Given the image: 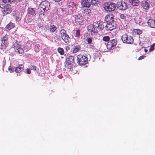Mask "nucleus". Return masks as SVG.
Wrapping results in <instances>:
<instances>
[{
	"instance_id": "f257e3e1",
	"label": "nucleus",
	"mask_w": 155,
	"mask_h": 155,
	"mask_svg": "<svg viewBox=\"0 0 155 155\" xmlns=\"http://www.w3.org/2000/svg\"><path fill=\"white\" fill-rule=\"evenodd\" d=\"M50 6V3L47 1L45 0L41 2L39 5V9L40 8L42 9V10L41 9L40 12V14H42L45 11L48 10Z\"/></svg>"
},
{
	"instance_id": "f03ea898",
	"label": "nucleus",
	"mask_w": 155,
	"mask_h": 155,
	"mask_svg": "<svg viewBox=\"0 0 155 155\" xmlns=\"http://www.w3.org/2000/svg\"><path fill=\"white\" fill-rule=\"evenodd\" d=\"M78 63L80 65H84L87 63L88 58L85 56L82 55H78L77 56Z\"/></svg>"
},
{
	"instance_id": "7ed1b4c3",
	"label": "nucleus",
	"mask_w": 155,
	"mask_h": 155,
	"mask_svg": "<svg viewBox=\"0 0 155 155\" xmlns=\"http://www.w3.org/2000/svg\"><path fill=\"white\" fill-rule=\"evenodd\" d=\"M121 38L123 43L127 44H132L134 41L132 37L130 36H128L127 35H123Z\"/></svg>"
},
{
	"instance_id": "20e7f679",
	"label": "nucleus",
	"mask_w": 155,
	"mask_h": 155,
	"mask_svg": "<svg viewBox=\"0 0 155 155\" xmlns=\"http://www.w3.org/2000/svg\"><path fill=\"white\" fill-rule=\"evenodd\" d=\"M116 8V5L114 3L110 2L105 4L104 9L107 11L112 12L114 11Z\"/></svg>"
},
{
	"instance_id": "39448f33",
	"label": "nucleus",
	"mask_w": 155,
	"mask_h": 155,
	"mask_svg": "<svg viewBox=\"0 0 155 155\" xmlns=\"http://www.w3.org/2000/svg\"><path fill=\"white\" fill-rule=\"evenodd\" d=\"M116 27V24L115 21L106 23L104 29L107 31H111L115 29Z\"/></svg>"
},
{
	"instance_id": "423d86ee",
	"label": "nucleus",
	"mask_w": 155,
	"mask_h": 155,
	"mask_svg": "<svg viewBox=\"0 0 155 155\" xmlns=\"http://www.w3.org/2000/svg\"><path fill=\"white\" fill-rule=\"evenodd\" d=\"M116 44V40L115 39L112 40L108 42L107 45V48L109 50L113 49Z\"/></svg>"
},
{
	"instance_id": "0eeeda50",
	"label": "nucleus",
	"mask_w": 155,
	"mask_h": 155,
	"mask_svg": "<svg viewBox=\"0 0 155 155\" xmlns=\"http://www.w3.org/2000/svg\"><path fill=\"white\" fill-rule=\"evenodd\" d=\"M14 49L15 51L19 54H22L24 52L23 49L21 45L16 42L14 44Z\"/></svg>"
},
{
	"instance_id": "6e6552de",
	"label": "nucleus",
	"mask_w": 155,
	"mask_h": 155,
	"mask_svg": "<svg viewBox=\"0 0 155 155\" xmlns=\"http://www.w3.org/2000/svg\"><path fill=\"white\" fill-rule=\"evenodd\" d=\"M117 7L120 10H125L127 8V5L124 2H117Z\"/></svg>"
},
{
	"instance_id": "1a4fd4ad",
	"label": "nucleus",
	"mask_w": 155,
	"mask_h": 155,
	"mask_svg": "<svg viewBox=\"0 0 155 155\" xmlns=\"http://www.w3.org/2000/svg\"><path fill=\"white\" fill-rule=\"evenodd\" d=\"M114 16L112 14H110L106 15L105 18V23L111 22L115 21L114 20Z\"/></svg>"
},
{
	"instance_id": "9d476101",
	"label": "nucleus",
	"mask_w": 155,
	"mask_h": 155,
	"mask_svg": "<svg viewBox=\"0 0 155 155\" xmlns=\"http://www.w3.org/2000/svg\"><path fill=\"white\" fill-rule=\"evenodd\" d=\"M76 8V4L73 2H72L68 5V13L69 14H71L73 13V11Z\"/></svg>"
},
{
	"instance_id": "9b49d317",
	"label": "nucleus",
	"mask_w": 155,
	"mask_h": 155,
	"mask_svg": "<svg viewBox=\"0 0 155 155\" xmlns=\"http://www.w3.org/2000/svg\"><path fill=\"white\" fill-rule=\"evenodd\" d=\"M87 28L88 30L90 31L91 32H93V33L96 34L98 33V31L97 30V28L94 25H88Z\"/></svg>"
},
{
	"instance_id": "f8f14e48",
	"label": "nucleus",
	"mask_w": 155,
	"mask_h": 155,
	"mask_svg": "<svg viewBox=\"0 0 155 155\" xmlns=\"http://www.w3.org/2000/svg\"><path fill=\"white\" fill-rule=\"evenodd\" d=\"M141 5L144 9H148L150 8V5L148 0H143Z\"/></svg>"
},
{
	"instance_id": "ddd939ff",
	"label": "nucleus",
	"mask_w": 155,
	"mask_h": 155,
	"mask_svg": "<svg viewBox=\"0 0 155 155\" xmlns=\"http://www.w3.org/2000/svg\"><path fill=\"white\" fill-rule=\"evenodd\" d=\"M28 15L35 17L36 12L35 9L32 8H29L27 10Z\"/></svg>"
},
{
	"instance_id": "4468645a",
	"label": "nucleus",
	"mask_w": 155,
	"mask_h": 155,
	"mask_svg": "<svg viewBox=\"0 0 155 155\" xmlns=\"http://www.w3.org/2000/svg\"><path fill=\"white\" fill-rule=\"evenodd\" d=\"M5 15L9 14L11 11V6L7 4L2 11Z\"/></svg>"
},
{
	"instance_id": "2eb2a0df",
	"label": "nucleus",
	"mask_w": 155,
	"mask_h": 155,
	"mask_svg": "<svg viewBox=\"0 0 155 155\" xmlns=\"http://www.w3.org/2000/svg\"><path fill=\"white\" fill-rule=\"evenodd\" d=\"M97 24L98 25L97 28L100 31L103 30V29H104V26H105L106 23L99 21L97 22Z\"/></svg>"
},
{
	"instance_id": "dca6fc26",
	"label": "nucleus",
	"mask_w": 155,
	"mask_h": 155,
	"mask_svg": "<svg viewBox=\"0 0 155 155\" xmlns=\"http://www.w3.org/2000/svg\"><path fill=\"white\" fill-rule=\"evenodd\" d=\"M81 4L83 7H89L91 5V2L88 0H82Z\"/></svg>"
},
{
	"instance_id": "f3484780",
	"label": "nucleus",
	"mask_w": 155,
	"mask_h": 155,
	"mask_svg": "<svg viewBox=\"0 0 155 155\" xmlns=\"http://www.w3.org/2000/svg\"><path fill=\"white\" fill-rule=\"evenodd\" d=\"M147 24L151 28H155V20L153 19L148 20Z\"/></svg>"
},
{
	"instance_id": "a211bd4d",
	"label": "nucleus",
	"mask_w": 155,
	"mask_h": 155,
	"mask_svg": "<svg viewBox=\"0 0 155 155\" xmlns=\"http://www.w3.org/2000/svg\"><path fill=\"white\" fill-rule=\"evenodd\" d=\"M61 38L67 44L69 43L70 42L71 38L68 34L62 36Z\"/></svg>"
},
{
	"instance_id": "6ab92c4d",
	"label": "nucleus",
	"mask_w": 155,
	"mask_h": 155,
	"mask_svg": "<svg viewBox=\"0 0 155 155\" xmlns=\"http://www.w3.org/2000/svg\"><path fill=\"white\" fill-rule=\"evenodd\" d=\"M35 18V17L28 15L25 18V21L27 23H29L32 21Z\"/></svg>"
},
{
	"instance_id": "aec40b11",
	"label": "nucleus",
	"mask_w": 155,
	"mask_h": 155,
	"mask_svg": "<svg viewBox=\"0 0 155 155\" xmlns=\"http://www.w3.org/2000/svg\"><path fill=\"white\" fill-rule=\"evenodd\" d=\"M75 20L76 22H81L83 20V17L80 15H77L75 17Z\"/></svg>"
},
{
	"instance_id": "412c9836",
	"label": "nucleus",
	"mask_w": 155,
	"mask_h": 155,
	"mask_svg": "<svg viewBox=\"0 0 155 155\" xmlns=\"http://www.w3.org/2000/svg\"><path fill=\"white\" fill-rule=\"evenodd\" d=\"M23 66L22 64H20L15 68V71L17 73H20L23 71Z\"/></svg>"
},
{
	"instance_id": "4be33fe9",
	"label": "nucleus",
	"mask_w": 155,
	"mask_h": 155,
	"mask_svg": "<svg viewBox=\"0 0 155 155\" xmlns=\"http://www.w3.org/2000/svg\"><path fill=\"white\" fill-rule=\"evenodd\" d=\"M81 49V46L80 45L75 46L72 49L73 53H76Z\"/></svg>"
},
{
	"instance_id": "5701e85b",
	"label": "nucleus",
	"mask_w": 155,
	"mask_h": 155,
	"mask_svg": "<svg viewBox=\"0 0 155 155\" xmlns=\"http://www.w3.org/2000/svg\"><path fill=\"white\" fill-rule=\"evenodd\" d=\"M129 2L133 6H138L139 4V0H129Z\"/></svg>"
},
{
	"instance_id": "b1692460",
	"label": "nucleus",
	"mask_w": 155,
	"mask_h": 155,
	"mask_svg": "<svg viewBox=\"0 0 155 155\" xmlns=\"http://www.w3.org/2000/svg\"><path fill=\"white\" fill-rule=\"evenodd\" d=\"M8 42L2 41V42L1 43V47L0 48L1 49H5L8 46Z\"/></svg>"
},
{
	"instance_id": "393cba45",
	"label": "nucleus",
	"mask_w": 155,
	"mask_h": 155,
	"mask_svg": "<svg viewBox=\"0 0 155 155\" xmlns=\"http://www.w3.org/2000/svg\"><path fill=\"white\" fill-rule=\"evenodd\" d=\"M14 16L16 21H19L21 20V16L19 12H16L14 15Z\"/></svg>"
},
{
	"instance_id": "a878e982",
	"label": "nucleus",
	"mask_w": 155,
	"mask_h": 155,
	"mask_svg": "<svg viewBox=\"0 0 155 155\" xmlns=\"http://www.w3.org/2000/svg\"><path fill=\"white\" fill-rule=\"evenodd\" d=\"M74 58L72 56H70L67 58L66 61L67 63H74Z\"/></svg>"
},
{
	"instance_id": "bb28decb",
	"label": "nucleus",
	"mask_w": 155,
	"mask_h": 155,
	"mask_svg": "<svg viewBox=\"0 0 155 155\" xmlns=\"http://www.w3.org/2000/svg\"><path fill=\"white\" fill-rule=\"evenodd\" d=\"M7 0H3L2 1H0V7L3 9L5 7L7 4H6L7 2Z\"/></svg>"
},
{
	"instance_id": "cd10ccee",
	"label": "nucleus",
	"mask_w": 155,
	"mask_h": 155,
	"mask_svg": "<svg viewBox=\"0 0 155 155\" xmlns=\"http://www.w3.org/2000/svg\"><path fill=\"white\" fill-rule=\"evenodd\" d=\"M15 24L12 22H10L6 25V28L9 30L13 28Z\"/></svg>"
},
{
	"instance_id": "c85d7f7f",
	"label": "nucleus",
	"mask_w": 155,
	"mask_h": 155,
	"mask_svg": "<svg viewBox=\"0 0 155 155\" xmlns=\"http://www.w3.org/2000/svg\"><path fill=\"white\" fill-rule=\"evenodd\" d=\"M60 34L61 37L67 34L66 31L64 29H61L60 30Z\"/></svg>"
},
{
	"instance_id": "c756f323",
	"label": "nucleus",
	"mask_w": 155,
	"mask_h": 155,
	"mask_svg": "<svg viewBox=\"0 0 155 155\" xmlns=\"http://www.w3.org/2000/svg\"><path fill=\"white\" fill-rule=\"evenodd\" d=\"M41 48L40 45L38 44H36L35 46V51L37 52H39Z\"/></svg>"
},
{
	"instance_id": "7c9ffc66",
	"label": "nucleus",
	"mask_w": 155,
	"mask_h": 155,
	"mask_svg": "<svg viewBox=\"0 0 155 155\" xmlns=\"http://www.w3.org/2000/svg\"><path fill=\"white\" fill-rule=\"evenodd\" d=\"M8 36L6 35L5 36H2L1 37V41H5L8 42Z\"/></svg>"
},
{
	"instance_id": "2f4dec72",
	"label": "nucleus",
	"mask_w": 155,
	"mask_h": 155,
	"mask_svg": "<svg viewBox=\"0 0 155 155\" xmlns=\"http://www.w3.org/2000/svg\"><path fill=\"white\" fill-rule=\"evenodd\" d=\"M57 29L56 26L54 25H52L51 26L50 30L51 32H54Z\"/></svg>"
},
{
	"instance_id": "473e14b6",
	"label": "nucleus",
	"mask_w": 155,
	"mask_h": 155,
	"mask_svg": "<svg viewBox=\"0 0 155 155\" xmlns=\"http://www.w3.org/2000/svg\"><path fill=\"white\" fill-rule=\"evenodd\" d=\"M58 52L60 53L61 55H63L64 53L63 49L62 48H59L58 49Z\"/></svg>"
},
{
	"instance_id": "72a5a7b5",
	"label": "nucleus",
	"mask_w": 155,
	"mask_h": 155,
	"mask_svg": "<svg viewBox=\"0 0 155 155\" xmlns=\"http://www.w3.org/2000/svg\"><path fill=\"white\" fill-rule=\"evenodd\" d=\"M150 5L153 7L155 6V0H148Z\"/></svg>"
},
{
	"instance_id": "f704fd0d",
	"label": "nucleus",
	"mask_w": 155,
	"mask_h": 155,
	"mask_svg": "<svg viewBox=\"0 0 155 155\" xmlns=\"http://www.w3.org/2000/svg\"><path fill=\"white\" fill-rule=\"evenodd\" d=\"M99 2V0H91L90 1L91 4L95 5L97 4Z\"/></svg>"
},
{
	"instance_id": "c9c22d12",
	"label": "nucleus",
	"mask_w": 155,
	"mask_h": 155,
	"mask_svg": "<svg viewBox=\"0 0 155 155\" xmlns=\"http://www.w3.org/2000/svg\"><path fill=\"white\" fill-rule=\"evenodd\" d=\"M66 66V67H67V68L70 69V70H71L72 68V65L71 63H67Z\"/></svg>"
},
{
	"instance_id": "e433bc0d",
	"label": "nucleus",
	"mask_w": 155,
	"mask_h": 155,
	"mask_svg": "<svg viewBox=\"0 0 155 155\" xmlns=\"http://www.w3.org/2000/svg\"><path fill=\"white\" fill-rule=\"evenodd\" d=\"M110 37L108 36H104L103 38V41H108L109 40Z\"/></svg>"
},
{
	"instance_id": "4c0bfd02",
	"label": "nucleus",
	"mask_w": 155,
	"mask_h": 155,
	"mask_svg": "<svg viewBox=\"0 0 155 155\" xmlns=\"http://www.w3.org/2000/svg\"><path fill=\"white\" fill-rule=\"evenodd\" d=\"M120 18L122 19H125L126 18L125 15L123 14H120Z\"/></svg>"
},
{
	"instance_id": "58836bf2",
	"label": "nucleus",
	"mask_w": 155,
	"mask_h": 155,
	"mask_svg": "<svg viewBox=\"0 0 155 155\" xmlns=\"http://www.w3.org/2000/svg\"><path fill=\"white\" fill-rule=\"evenodd\" d=\"M76 31V33L75 36L76 37H79L80 35V30H77Z\"/></svg>"
},
{
	"instance_id": "ea45409f",
	"label": "nucleus",
	"mask_w": 155,
	"mask_h": 155,
	"mask_svg": "<svg viewBox=\"0 0 155 155\" xmlns=\"http://www.w3.org/2000/svg\"><path fill=\"white\" fill-rule=\"evenodd\" d=\"M29 67L31 70H36V68L35 66L31 64L29 65Z\"/></svg>"
},
{
	"instance_id": "a19ab883",
	"label": "nucleus",
	"mask_w": 155,
	"mask_h": 155,
	"mask_svg": "<svg viewBox=\"0 0 155 155\" xmlns=\"http://www.w3.org/2000/svg\"><path fill=\"white\" fill-rule=\"evenodd\" d=\"M87 43L88 44H91L92 41V38H87L86 39Z\"/></svg>"
},
{
	"instance_id": "79ce46f5",
	"label": "nucleus",
	"mask_w": 155,
	"mask_h": 155,
	"mask_svg": "<svg viewBox=\"0 0 155 155\" xmlns=\"http://www.w3.org/2000/svg\"><path fill=\"white\" fill-rule=\"evenodd\" d=\"M135 32H136L137 34L138 35L141 34L142 32V31L141 30L139 29H135Z\"/></svg>"
},
{
	"instance_id": "37998d69",
	"label": "nucleus",
	"mask_w": 155,
	"mask_h": 155,
	"mask_svg": "<svg viewBox=\"0 0 155 155\" xmlns=\"http://www.w3.org/2000/svg\"><path fill=\"white\" fill-rule=\"evenodd\" d=\"M8 70L9 71H10L11 73H12L14 71V68L10 66L8 68Z\"/></svg>"
},
{
	"instance_id": "c03bdc74",
	"label": "nucleus",
	"mask_w": 155,
	"mask_h": 155,
	"mask_svg": "<svg viewBox=\"0 0 155 155\" xmlns=\"http://www.w3.org/2000/svg\"><path fill=\"white\" fill-rule=\"evenodd\" d=\"M155 45V44H154L151 46V47L149 49L150 51H152L154 50Z\"/></svg>"
},
{
	"instance_id": "a18cd8bd",
	"label": "nucleus",
	"mask_w": 155,
	"mask_h": 155,
	"mask_svg": "<svg viewBox=\"0 0 155 155\" xmlns=\"http://www.w3.org/2000/svg\"><path fill=\"white\" fill-rule=\"evenodd\" d=\"M89 49H92V50H94L95 48L94 47V46L93 45H90L88 47Z\"/></svg>"
},
{
	"instance_id": "49530a36",
	"label": "nucleus",
	"mask_w": 155,
	"mask_h": 155,
	"mask_svg": "<svg viewBox=\"0 0 155 155\" xmlns=\"http://www.w3.org/2000/svg\"><path fill=\"white\" fill-rule=\"evenodd\" d=\"M145 57V56L144 55L141 56H140L138 58V60H140L142 59H143Z\"/></svg>"
},
{
	"instance_id": "de8ad7c7",
	"label": "nucleus",
	"mask_w": 155,
	"mask_h": 155,
	"mask_svg": "<svg viewBox=\"0 0 155 155\" xmlns=\"http://www.w3.org/2000/svg\"><path fill=\"white\" fill-rule=\"evenodd\" d=\"M27 73L28 74H29L31 73V71L30 69L27 68L26 71Z\"/></svg>"
},
{
	"instance_id": "09e8293b",
	"label": "nucleus",
	"mask_w": 155,
	"mask_h": 155,
	"mask_svg": "<svg viewBox=\"0 0 155 155\" xmlns=\"http://www.w3.org/2000/svg\"><path fill=\"white\" fill-rule=\"evenodd\" d=\"M70 49V48L69 46H67L66 48V51H68Z\"/></svg>"
},
{
	"instance_id": "8fccbe9b",
	"label": "nucleus",
	"mask_w": 155,
	"mask_h": 155,
	"mask_svg": "<svg viewBox=\"0 0 155 155\" xmlns=\"http://www.w3.org/2000/svg\"><path fill=\"white\" fill-rule=\"evenodd\" d=\"M144 51L145 52H147V50L146 49H144Z\"/></svg>"
},
{
	"instance_id": "3c124183",
	"label": "nucleus",
	"mask_w": 155,
	"mask_h": 155,
	"mask_svg": "<svg viewBox=\"0 0 155 155\" xmlns=\"http://www.w3.org/2000/svg\"><path fill=\"white\" fill-rule=\"evenodd\" d=\"M88 0L90 2V0Z\"/></svg>"
}]
</instances>
